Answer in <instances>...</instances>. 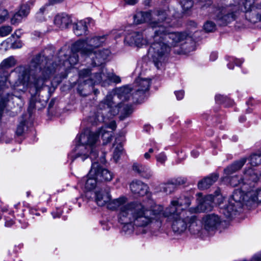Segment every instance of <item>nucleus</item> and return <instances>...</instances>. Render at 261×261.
<instances>
[{"instance_id": "79ce46f5", "label": "nucleus", "mask_w": 261, "mask_h": 261, "mask_svg": "<svg viewBox=\"0 0 261 261\" xmlns=\"http://www.w3.org/2000/svg\"><path fill=\"white\" fill-rule=\"evenodd\" d=\"M215 100L217 103H222L224 102V101L226 100V97L223 95L218 94L216 95Z\"/></svg>"}, {"instance_id": "a878e982", "label": "nucleus", "mask_w": 261, "mask_h": 261, "mask_svg": "<svg viewBox=\"0 0 261 261\" xmlns=\"http://www.w3.org/2000/svg\"><path fill=\"white\" fill-rule=\"evenodd\" d=\"M133 170L139 174L142 177L149 179L153 175L152 171L147 166L135 163L133 165Z\"/></svg>"}, {"instance_id": "20e7f679", "label": "nucleus", "mask_w": 261, "mask_h": 261, "mask_svg": "<svg viewBox=\"0 0 261 261\" xmlns=\"http://www.w3.org/2000/svg\"><path fill=\"white\" fill-rule=\"evenodd\" d=\"M116 127V122L111 121L107 126L102 127L97 132H91L85 129L76 138L77 144L69 155V159L73 162L75 159H80L82 161L89 157L92 160L97 156L96 149L99 142V136L103 140V144H106L112 139L113 132L106 130L107 128L114 130Z\"/></svg>"}, {"instance_id": "de8ad7c7", "label": "nucleus", "mask_w": 261, "mask_h": 261, "mask_svg": "<svg viewBox=\"0 0 261 261\" xmlns=\"http://www.w3.org/2000/svg\"><path fill=\"white\" fill-rule=\"evenodd\" d=\"M64 0H48V2L50 5H55L62 3Z\"/></svg>"}, {"instance_id": "a19ab883", "label": "nucleus", "mask_w": 261, "mask_h": 261, "mask_svg": "<svg viewBox=\"0 0 261 261\" xmlns=\"http://www.w3.org/2000/svg\"><path fill=\"white\" fill-rule=\"evenodd\" d=\"M44 10V8H41L40 9L39 11L36 13V18L38 21H42L44 20V17L43 16V12Z\"/></svg>"}, {"instance_id": "4468645a", "label": "nucleus", "mask_w": 261, "mask_h": 261, "mask_svg": "<svg viewBox=\"0 0 261 261\" xmlns=\"http://www.w3.org/2000/svg\"><path fill=\"white\" fill-rule=\"evenodd\" d=\"M144 211L146 213V217L147 218L148 221L146 224L142 225V226H137L135 225L133 221L132 220L127 223L119 222L121 224H124L122 230L125 234H131L135 229H138L142 233H145L150 231L151 227H153V218H154L152 216V207L150 208L148 207L145 208Z\"/></svg>"}, {"instance_id": "e433bc0d", "label": "nucleus", "mask_w": 261, "mask_h": 261, "mask_svg": "<svg viewBox=\"0 0 261 261\" xmlns=\"http://www.w3.org/2000/svg\"><path fill=\"white\" fill-rule=\"evenodd\" d=\"M158 163L164 165L167 161V158L165 153L163 152L160 153L155 156Z\"/></svg>"}, {"instance_id": "49530a36", "label": "nucleus", "mask_w": 261, "mask_h": 261, "mask_svg": "<svg viewBox=\"0 0 261 261\" xmlns=\"http://www.w3.org/2000/svg\"><path fill=\"white\" fill-rule=\"evenodd\" d=\"M218 57V54L216 52H212L210 57V59L211 61H214L216 60Z\"/></svg>"}, {"instance_id": "2f4dec72", "label": "nucleus", "mask_w": 261, "mask_h": 261, "mask_svg": "<svg viewBox=\"0 0 261 261\" xmlns=\"http://www.w3.org/2000/svg\"><path fill=\"white\" fill-rule=\"evenodd\" d=\"M229 63L227 64L228 68L232 69L233 66L231 64L234 63L237 66H240L243 62V61L241 59H236L234 57H229L228 59Z\"/></svg>"}, {"instance_id": "8fccbe9b", "label": "nucleus", "mask_w": 261, "mask_h": 261, "mask_svg": "<svg viewBox=\"0 0 261 261\" xmlns=\"http://www.w3.org/2000/svg\"><path fill=\"white\" fill-rule=\"evenodd\" d=\"M189 50H184V48H181L180 50H175V53L178 54H186L187 53Z\"/></svg>"}, {"instance_id": "603ef678", "label": "nucleus", "mask_w": 261, "mask_h": 261, "mask_svg": "<svg viewBox=\"0 0 261 261\" xmlns=\"http://www.w3.org/2000/svg\"><path fill=\"white\" fill-rule=\"evenodd\" d=\"M191 155L194 157V158H196L197 157L198 155H199V152H198L196 150H193L192 152H191Z\"/></svg>"}, {"instance_id": "58836bf2", "label": "nucleus", "mask_w": 261, "mask_h": 261, "mask_svg": "<svg viewBox=\"0 0 261 261\" xmlns=\"http://www.w3.org/2000/svg\"><path fill=\"white\" fill-rule=\"evenodd\" d=\"M8 18V12L6 9H0V23L5 21Z\"/></svg>"}, {"instance_id": "4d7b16f0", "label": "nucleus", "mask_w": 261, "mask_h": 261, "mask_svg": "<svg viewBox=\"0 0 261 261\" xmlns=\"http://www.w3.org/2000/svg\"><path fill=\"white\" fill-rule=\"evenodd\" d=\"M35 107V104H34V102H32V101L30 102V108H34Z\"/></svg>"}, {"instance_id": "423d86ee", "label": "nucleus", "mask_w": 261, "mask_h": 261, "mask_svg": "<svg viewBox=\"0 0 261 261\" xmlns=\"http://www.w3.org/2000/svg\"><path fill=\"white\" fill-rule=\"evenodd\" d=\"M127 200L125 196L111 199L108 204V208L118 211L119 222L127 223L132 220L137 226H142L146 224L148 219L146 217L144 208L148 206L137 201L127 203Z\"/></svg>"}, {"instance_id": "9d476101", "label": "nucleus", "mask_w": 261, "mask_h": 261, "mask_svg": "<svg viewBox=\"0 0 261 261\" xmlns=\"http://www.w3.org/2000/svg\"><path fill=\"white\" fill-rule=\"evenodd\" d=\"M171 11L156 10L153 11L138 12L134 16L136 24L147 22L151 28L152 33L157 28H162L170 23Z\"/></svg>"}, {"instance_id": "dca6fc26", "label": "nucleus", "mask_w": 261, "mask_h": 261, "mask_svg": "<svg viewBox=\"0 0 261 261\" xmlns=\"http://www.w3.org/2000/svg\"><path fill=\"white\" fill-rule=\"evenodd\" d=\"M190 204V198L185 196H182L173 199L171 201L170 205L165 211H167L168 214H171V213H181L182 212L188 214L190 211H186L185 208L188 207Z\"/></svg>"}, {"instance_id": "473e14b6", "label": "nucleus", "mask_w": 261, "mask_h": 261, "mask_svg": "<svg viewBox=\"0 0 261 261\" xmlns=\"http://www.w3.org/2000/svg\"><path fill=\"white\" fill-rule=\"evenodd\" d=\"M122 147L121 146V145H119L115 148L113 155V160L115 162H117L119 160V157L120 156V155L122 153Z\"/></svg>"}, {"instance_id": "5701e85b", "label": "nucleus", "mask_w": 261, "mask_h": 261, "mask_svg": "<svg viewBox=\"0 0 261 261\" xmlns=\"http://www.w3.org/2000/svg\"><path fill=\"white\" fill-rule=\"evenodd\" d=\"M246 158H242L224 168L223 179L229 177L230 175L240 170L246 162Z\"/></svg>"}, {"instance_id": "052dcab7", "label": "nucleus", "mask_w": 261, "mask_h": 261, "mask_svg": "<svg viewBox=\"0 0 261 261\" xmlns=\"http://www.w3.org/2000/svg\"><path fill=\"white\" fill-rule=\"evenodd\" d=\"M5 44V42H3V43H1V45H4V44Z\"/></svg>"}, {"instance_id": "a18cd8bd", "label": "nucleus", "mask_w": 261, "mask_h": 261, "mask_svg": "<svg viewBox=\"0 0 261 261\" xmlns=\"http://www.w3.org/2000/svg\"><path fill=\"white\" fill-rule=\"evenodd\" d=\"M159 150V148L156 145L154 144L151 148L149 149L148 152L151 154L155 150L158 151Z\"/></svg>"}, {"instance_id": "a211bd4d", "label": "nucleus", "mask_w": 261, "mask_h": 261, "mask_svg": "<svg viewBox=\"0 0 261 261\" xmlns=\"http://www.w3.org/2000/svg\"><path fill=\"white\" fill-rule=\"evenodd\" d=\"M221 218L214 214H208L202 218V224L204 227L203 230L208 232H213L217 229L221 223Z\"/></svg>"}, {"instance_id": "1a4fd4ad", "label": "nucleus", "mask_w": 261, "mask_h": 261, "mask_svg": "<svg viewBox=\"0 0 261 261\" xmlns=\"http://www.w3.org/2000/svg\"><path fill=\"white\" fill-rule=\"evenodd\" d=\"M80 53V51H75L72 50V46H71V50L66 49V47H64L61 49L59 52L58 58H60V63L58 64H56L54 65L53 61L51 60L47 59L44 56L42 57H44V65H41L42 71H44V74L46 73H49L50 71L51 72L49 74V76L45 79V81L48 79L51 75L54 73L57 70H60L61 68H63L64 70H67L68 69L73 66L77 64L79 57L77 55V53Z\"/></svg>"}, {"instance_id": "4be33fe9", "label": "nucleus", "mask_w": 261, "mask_h": 261, "mask_svg": "<svg viewBox=\"0 0 261 261\" xmlns=\"http://www.w3.org/2000/svg\"><path fill=\"white\" fill-rule=\"evenodd\" d=\"M131 191L140 196L145 195L148 192V186L140 180H135L130 184Z\"/></svg>"}, {"instance_id": "bb28decb", "label": "nucleus", "mask_w": 261, "mask_h": 261, "mask_svg": "<svg viewBox=\"0 0 261 261\" xmlns=\"http://www.w3.org/2000/svg\"><path fill=\"white\" fill-rule=\"evenodd\" d=\"M98 179L96 176H91L89 174L88 175L87 179L85 183V188L88 191H92L95 189V191L98 188L100 189L99 184L98 183Z\"/></svg>"}, {"instance_id": "ddd939ff", "label": "nucleus", "mask_w": 261, "mask_h": 261, "mask_svg": "<svg viewBox=\"0 0 261 261\" xmlns=\"http://www.w3.org/2000/svg\"><path fill=\"white\" fill-rule=\"evenodd\" d=\"M92 161V166L89 175L91 176H96V178L99 181H110L113 178L112 173L108 170L103 168L100 164H104L106 161L104 155L100 158L98 155L94 158Z\"/></svg>"}, {"instance_id": "e2e57ef3", "label": "nucleus", "mask_w": 261, "mask_h": 261, "mask_svg": "<svg viewBox=\"0 0 261 261\" xmlns=\"http://www.w3.org/2000/svg\"><path fill=\"white\" fill-rule=\"evenodd\" d=\"M259 253H261V252L257 253L256 254H259Z\"/></svg>"}, {"instance_id": "4c0bfd02", "label": "nucleus", "mask_w": 261, "mask_h": 261, "mask_svg": "<svg viewBox=\"0 0 261 261\" xmlns=\"http://www.w3.org/2000/svg\"><path fill=\"white\" fill-rule=\"evenodd\" d=\"M9 97L7 98H2L0 100V118L2 116L3 110L6 107L7 101H9L12 98V95H8Z\"/></svg>"}, {"instance_id": "cd10ccee", "label": "nucleus", "mask_w": 261, "mask_h": 261, "mask_svg": "<svg viewBox=\"0 0 261 261\" xmlns=\"http://www.w3.org/2000/svg\"><path fill=\"white\" fill-rule=\"evenodd\" d=\"M251 165L253 166H258L261 164V150L251 154L249 158Z\"/></svg>"}, {"instance_id": "3c124183", "label": "nucleus", "mask_w": 261, "mask_h": 261, "mask_svg": "<svg viewBox=\"0 0 261 261\" xmlns=\"http://www.w3.org/2000/svg\"><path fill=\"white\" fill-rule=\"evenodd\" d=\"M13 224V221L11 220L10 221L6 220V221L5 222V225L8 227H10V226H12Z\"/></svg>"}, {"instance_id": "5fc2aeb1", "label": "nucleus", "mask_w": 261, "mask_h": 261, "mask_svg": "<svg viewBox=\"0 0 261 261\" xmlns=\"http://www.w3.org/2000/svg\"><path fill=\"white\" fill-rule=\"evenodd\" d=\"M151 2V0H144V4L145 6H149Z\"/></svg>"}, {"instance_id": "f3484780", "label": "nucleus", "mask_w": 261, "mask_h": 261, "mask_svg": "<svg viewBox=\"0 0 261 261\" xmlns=\"http://www.w3.org/2000/svg\"><path fill=\"white\" fill-rule=\"evenodd\" d=\"M198 205L196 207L191 208L190 211L193 213L210 211L212 209L213 202L216 197L209 195L203 198L200 193L197 194Z\"/></svg>"}, {"instance_id": "09e8293b", "label": "nucleus", "mask_w": 261, "mask_h": 261, "mask_svg": "<svg viewBox=\"0 0 261 261\" xmlns=\"http://www.w3.org/2000/svg\"><path fill=\"white\" fill-rule=\"evenodd\" d=\"M124 1L127 4L130 5H134L138 1V0H124Z\"/></svg>"}, {"instance_id": "9b49d317", "label": "nucleus", "mask_w": 261, "mask_h": 261, "mask_svg": "<svg viewBox=\"0 0 261 261\" xmlns=\"http://www.w3.org/2000/svg\"><path fill=\"white\" fill-rule=\"evenodd\" d=\"M253 0L249 1V7L247 3L242 6L241 0H233V3L221 8L218 10L215 19L217 23L222 25H226L234 21L243 10L249 9Z\"/></svg>"}, {"instance_id": "f8f14e48", "label": "nucleus", "mask_w": 261, "mask_h": 261, "mask_svg": "<svg viewBox=\"0 0 261 261\" xmlns=\"http://www.w3.org/2000/svg\"><path fill=\"white\" fill-rule=\"evenodd\" d=\"M81 82L86 84L93 85L100 84L102 86L109 85L110 83H119L120 78L113 73L108 72L107 69L102 67L99 72L90 74V70L88 69L82 70L79 72Z\"/></svg>"}, {"instance_id": "bf43d9fd", "label": "nucleus", "mask_w": 261, "mask_h": 261, "mask_svg": "<svg viewBox=\"0 0 261 261\" xmlns=\"http://www.w3.org/2000/svg\"><path fill=\"white\" fill-rule=\"evenodd\" d=\"M6 87H4L3 88H0V91L2 90H4V89H5Z\"/></svg>"}, {"instance_id": "b1692460", "label": "nucleus", "mask_w": 261, "mask_h": 261, "mask_svg": "<svg viewBox=\"0 0 261 261\" xmlns=\"http://www.w3.org/2000/svg\"><path fill=\"white\" fill-rule=\"evenodd\" d=\"M54 24L62 29L68 28L71 24V20L69 16L65 14L57 15L54 18Z\"/></svg>"}, {"instance_id": "f257e3e1", "label": "nucleus", "mask_w": 261, "mask_h": 261, "mask_svg": "<svg viewBox=\"0 0 261 261\" xmlns=\"http://www.w3.org/2000/svg\"><path fill=\"white\" fill-rule=\"evenodd\" d=\"M150 85L149 79L138 77L133 87L127 85L109 93L99 103L91 122L95 124L97 122L107 123L111 118L118 114L120 115V120L128 117L132 113V107L121 101L128 100L132 97L135 101L139 102L144 98Z\"/></svg>"}, {"instance_id": "412c9836", "label": "nucleus", "mask_w": 261, "mask_h": 261, "mask_svg": "<svg viewBox=\"0 0 261 261\" xmlns=\"http://www.w3.org/2000/svg\"><path fill=\"white\" fill-rule=\"evenodd\" d=\"M93 24V20L89 18L79 21L74 25V33L78 36L84 35L86 33L88 28Z\"/></svg>"}, {"instance_id": "72a5a7b5", "label": "nucleus", "mask_w": 261, "mask_h": 261, "mask_svg": "<svg viewBox=\"0 0 261 261\" xmlns=\"http://www.w3.org/2000/svg\"><path fill=\"white\" fill-rule=\"evenodd\" d=\"M180 5L183 10L186 11L192 8L193 2L191 0H181Z\"/></svg>"}, {"instance_id": "c03bdc74", "label": "nucleus", "mask_w": 261, "mask_h": 261, "mask_svg": "<svg viewBox=\"0 0 261 261\" xmlns=\"http://www.w3.org/2000/svg\"><path fill=\"white\" fill-rule=\"evenodd\" d=\"M22 43L20 40L16 41L12 44V47L14 48H20L22 46Z\"/></svg>"}, {"instance_id": "ea45409f", "label": "nucleus", "mask_w": 261, "mask_h": 261, "mask_svg": "<svg viewBox=\"0 0 261 261\" xmlns=\"http://www.w3.org/2000/svg\"><path fill=\"white\" fill-rule=\"evenodd\" d=\"M25 125V122L21 121L18 125L16 131L17 136H21L23 134L24 130Z\"/></svg>"}, {"instance_id": "0eeeda50", "label": "nucleus", "mask_w": 261, "mask_h": 261, "mask_svg": "<svg viewBox=\"0 0 261 261\" xmlns=\"http://www.w3.org/2000/svg\"><path fill=\"white\" fill-rule=\"evenodd\" d=\"M258 179V175L252 168L245 169L241 176L238 175L228 176L223 179L227 181L230 186L236 187L240 186V189H236L231 198L229 199L228 204L223 210V213L226 217L229 218L235 214L236 212L242 207V201H244L245 191L243 189V185L248 184L251 181H255Z\"/></svg>"}, {"instance_id": "c756f323", "label": "nucleus", "mask_w": 261, "mask_h": 261, "mask_svg": "<svg viewBox=\"0 0 261 261\" xmlns=\"http://www.w3.org/2000/svg\"><path fill=\"white\" fill-rule=\"evenodd\" d=\"M34 3V1L31 0L30 2H29L28 3L22 5L20 7V9L18 12L19 13H20L21 14V15L22 16H23L24 18L26 17L30 13V4H31L32 5H33Z\"/></svg>"}, {"instance_id": "393cba45", "label": "nucleus", "mask_w": 261, "mask_h": 261, "mask_svg": "<svg viewBox=\"0 0 261 261\" xmlns=\"http://www.w3.org/2000/svg\"><path fill=\"white\" fill-rule=\"evenodd\" d=\"M218 177V174L216 173L211 174L208 176L199 181L198 184V188L200 190H204L210 188V186L217 180Z\"/></svg>"}, {"instance_id": "c85d7f7f", "label": "nucleus", "mask_w": 261, "mask_h": 261, "mask_svg": "<svg viewBox=\"0 0 261 261\" xmlns=\"http://www.w3.org/2000/svg\"><path fill=\"white\" fill-rule=\"evenodd\" d=\"M160 190L166 194H170L174 191L175 185L173 183H163L160 185Z\"/></svg>"}, {"instance_id": "c9c22d12", "label": "nucleus", "mask_w": 261, "mask_h": 261, "mask_svg": "<svg viewBox=\"0 0 261 261\" xmlns=\"http://www.w3.org/2000/svg\"><path fill=\"white\" fill-rule=\"evenodd\" d=\"M204 29L206 32H213L216 29L215 24L211 21H207L203 25Z\"/></svg>"}, {"instance_id": "864d4df0", "label": "nucleus", "mask_w": 261, "mask_h": 261, "mask_svg": "<svg viewBox=\"0 0 261 261\" xmlns=\"http://www.w3.org/2000/svg\"><path fill=\"white\" fill-rule=\"evenodd\" d=\"M151 157V154L148 151L144 154V158L146 160H149Z\"/></svg>"}, {"instance_id": "6ab92c4d", "label": "nucleus", "mask_w": 261, "mask_h": 261, "mask_svg": "<svg viewBox=\"0 0 261 261\" xmlns=\"http://www.w3.org/2000/svg\"><path fill=\"white\" fill-rule=\"evenodd\" d=\"M125 43L132 46L141 47L147 44L148 39H144L142 33L138 32L128 33L124 39Z\"/></svg>"}, {"instance_id": "aec40b11", "label": "nucleus", "mask_w": 261, "mask_h": 261, "mask_svg": "<svg viewBox=\"0 0 261 261\" xmlns=\"http://www.w3.org/2000/svg\"><path fill=\"white\" fill-rule=\"evenodd\" d=\"M95 201L99 206H103L110 202L111 197L110 194L102 188L97 189L94 191Z\"/></svg>"}, {"instance_id": "6e6552de", "label": "nucleus", "mask_w": 261, "mask_h": 261, "mask_svg": "<svg viewBox=\"0 0 261 261\" xmlns=\"http://www.w3.org/2000/svg\"><path fill=\"white\" fill-rule=\"evenodd\" d=\"M106 40V35H90L74 43L72 50L80 51L82 56L90 57L95 66H99L105 62L110 53L108 49H99Z\"/></svg>"}, {"instance_id": "7ed1b4c3", "label": "nucleus", "mask_w": 261, "mask_h": 261, "mask_svg": "<svg viewBox=\"0 0 261 261\" xmlns=\"http://www.w3.org/2000/svg\"><path fill=\"white\" fill-rule=\"evenodd\" d=\"M170 23L154 30L148 38L150 45L148 56L158 69L161 68L167 62L172 47L182 45L187 35L185 33L171 32Z\"/></svg>"}, {"instance_id": "37998d69", "label": "nucleus", "mask_w": 261, "mask_h": 261, "mask_svg": "<svg viewBox=\"0 0 261 261\" xmlns=\"http://www.w3.org/2000/svg\"><path fill=\"white\" fill-rule=\"evenodd\" d=\"M184 94L185 92L183 90H179L175 92L176 98L178 100H181L184 98Z\"/></svg>"}, {"instance_id": "13d9d810", "label": "nucleus", "mask_w": 261, "mask_h": 261, "mask_svg": "<svg viewBox=\"0 0 261 261\" xmlns=\"http://www.w3.org/2000/svg\"><path fill=\"white\" fill-rule=\"evenodd\" d=\"M53 217L55 218H56V217H59V216H60V215H58V216H55V215H54V214H53Z\"/></svg>"}, {"instance_id": "7c9ffc66", "label": "nucleus", "mask_w": 261, "mask_h": 261, "mask_svg": "<svg viewBox=\"0 0 261 261\" xmlns=\"http://www.w3.org/2000/svg\"><path fill=\"white\" fill-rule=\"evenodd\" d=\"M24 18L23 16L18 12L14 14L11 19V22L12 24H17L21 22Z\"/></svg>"}, {"instance_id": "680f3d73", "label": "nucleus", "mask_w": 261, "mask_h": 261, "mask_svg": "<svg viewBox=\"0 0 261 261\" xmlns=\"http://www.w3.org/2000/svg\"><path fill=\"white\" fill-rule=\"evenodd\" d=\"M17 206H18V204H17V205H16L15 206V207H16V208H17Z\"/></svg>"}, {"instance_id": "39448f33", "label": "nucleus", "mask_w": 261, "mask_h": 261, "mask_svg": "<svg viewBox=\"0 0 261 261\" xmlns=\"http://www.w3.org/2000/svg\"><path fill=\"white\" fill-rule=\"evenodd\" d=\"M152 216L153 218V226L157 228L160 227L161 222L165 217L168 218L172 222V228L175 233L180 234L187 228L188 225L190 232L201 236V233L200 226L197 225V218L195 215L189 216L187 213H171L168 215L167 211H163V207L161 205H155L152 207Z\"/></svg>"}, {"instance_id": "2eb2a0df", "label": "nucleus", "mask_w": 261, "mask_h": 261, "mask_svg": "<svg viewBox=\"0 0 261 261\" xmlns=\"http://www.w3.org/2000/svg\"><path fill=\"white\" fill-rule=\"evenodd\" d=\"M260 179H258L255 181H251L248 184L243 185V189L245 191L244 201H242V206L246 205L248 206H252L255 204L261 203V188L254 190V185L256 182Z\"/></svg>"}, {"instance_id": "6e6d98bb", "label": "nucleus", "mask_w": 261, "mask_h": 261, "mask_svg": "<svg viewBox=\"0 0 261 261\" xmlns=\"http://www.w3.org/2000/svg\"><path fill=\"white\" fill-rule=\"evenodd\" d=\"M245 120H246V118L244 116L241 117L239 119L240 121L241 122L245 121Z\"/></svg>"}, {"instance_id": "f03ea898", "label": "nucleus", "mask_w": 261, "mask_h": 261, "mask_svg": "<svg viewBox=\"0 0 261 261\" xmlns=\"http://www.w3.org/2000/svg\"><path fill=\"white\" fill-rule=\"evenodd\" d=\"M44 57L38 55L34 58L28 66L16 67L10 73L6 70L15 63L13 57L4 60L0 65V88L11 86L14 88L22 84L30 89L32 95H35L44 86L45 79L51 72L46 73L42 71L41 65H43Z\"/></svg>"}, {"instance_id": "f704fd0d", "label": "nucleus", "mask_w": 261, "mask_h": 261, "mask_svg": "<svg viewBox=\"0 0 261 261\" xmlns=\"http://www.w3.org/2000/svg\"><path fill=\"white\" fill-rule=\"evenodd\" d=\"M12 31V29L10 26H3L0 28V36L5 37L8 35Z\"/></svg>"}]
</instances>
